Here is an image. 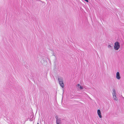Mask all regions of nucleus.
<instances>
[{"mask_svg": "<svg viewBox=\"0 0 124 124\" xmlns=\"http://www.w3.org/2000/svg\"><path fill=\"white\" fill-rule=\"evenodd\" d=\"M120 45L119 43L118 42H116L114 44V48L116 50H117L120 48Z\"/></svg>", "mask_w": 124, "mask_h": 124, "instance_id": "obj_1", "label": "nucleus"}, {"mask_svg": "<svg viewBox=\"0 0 124 124\" xmlns=\"http://www.w3.org/2000/svg\"><path fill=\"white\" fill-rule=\"evenodd\" d=\"M58 80L60 85L62 88H63L64 86V85L63 83V79L61 78H59Z\"/></svg>", "mask_w": 124, "mask_h": 124, "instance_id": "obj_2", "label": "nucleus"}, {"mask_svg": "<svg viewBox=\"0 0 124 124\" xmlns=\"http://www.w3.org/2000/svg\"><path fill=\"white\" fill-rule=\"evenodd\" d=\"M97 113L99 117L101 118L102 116L101 115V112L100 110L98 109L97 110Z\"/></svg>", "mask_w": 124, "mask_h": 124, "instance_id": "obj_3", "label": "nucleus"}, {"mask_svg": "<svg viewBox=\"0 0 124 124\" xmlns=\"http://www.w3.org/2000/svg\"><path fill=\"white\" fill-rule=\"evenodd\" d=\"M116 78L118 79H119L120 78L119 73L118 72H117L116 73Z\"/></svg>", "mask_w": 124, "mask_h": 124, "instance_id": "obj_4", "label": "nucleus"}, {"mask_svg": "<svg viewBox=\"0 0 124 124\" xmlns=\"http://www.w3.org/2000/svg\"><path fill=\"white\" fill-rule=\"evenodd\" d=\"M61 122L60 119L58 118L56 119V124H61Z\"/></svg>", "mask_w": 124, "mask_h": 124, "instance_id": "obj_5", "label": "nucleus"}, {"mask_svg": "<svg viewBox=\"0 0 124 124\" xmlns=\"http://www.w3.org/2000/svg\"><path fill=\"white\" fill-rule=\"evenodd\" d=\"M116 94L115 89H113V95H116Z\"/></svg>", "mask_w": 124, "mask_h": 124, "instance_id": "obj_6", "label": "nucleus"}, {"mask_svg": "<svg viewBox=\"0 0 124 124\" xmlns=\"http://www.w3.org/2000/svg\"><path fill=\"white\" fill-rule=\"evenodd\" d=\"M113 98L116 101L117 100V98L116 96V95H113Z\"/></svg>", "mask_w": 124, "mask_h": 124, "instance_id": "obj_7", "label": "nucleus"}, {"mask_svg": "<svg viewBox=\"0 0 124 124\" xmlns=\"http://www.w3.org/2000/svg\"><path fill=\"white\" fill-rule=\"evenodd\" d=\"M79 87L80 89H83V87L82 86H80Z\"/></svg>", "mask_w": 124, "mask_h": 124, "instance_id": "obj_8", "label": "nucleus"}, {"mask_svg": "<svg viewBox=\"0 0 124 124\" xmlns=\"http://www.w3.org/2000/svg\"><path fill=\"white\" fill-rule=\"evenodd\" d=\"M80 84H78L77 85V86H78L79 87V86H80Z\"/></svg>", "mask_w": 124, "mask_h": 124, "instance_id": "obj_9", "label": "nucleus"}, {"mask_svg": "<svg viewBox=\"0 0 124 124\" xmlns=\"http://www.w3.org/2000/svg\"><path fill=\"white\" fill-rule=\"evenodd\" d=\"M85 0V1H86L88 2V0Z\"/></svg>", "mask_w": 124, "mask_h": 124, "instance_id": "obj_10", "label": "nucleus"}, {"mask_svg": "<svg viewBox=\"0 0 124 124\" xmlns=\"http://www.w3.org/2000/svg\"><path fill=\"white\" fill-rule=\"evenodd\" d=\"M109 47H110V45L108 46L109 47Z\"/></svg>", "mask_w": 124, "mask_h": 124, "instance_id": "obj_11", "label": "nucleus"}, {"mask_svg": "<svg viewBox=\"0 0 124 124\" xmlns=\"http://www.w3.org/2000/svg\"><path fill=\"white\" fill-rule=\"evenodd\" d=\"M37 124H39V123H37Z\"/></svg>", "mask_w": 124, "mask_h": 124, "instance_id": "obj_12", "label": "nucleus"}]
</instances>
